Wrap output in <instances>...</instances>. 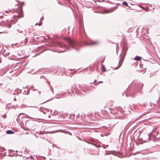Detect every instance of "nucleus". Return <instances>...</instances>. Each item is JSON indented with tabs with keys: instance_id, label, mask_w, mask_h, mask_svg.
<instances>
[{
	"instance_id": "obj_41",
	"label": "nucleus",
	"mask_w": 160,
	"mask_h": 160,
	"mask_svg": "<svg viewBox=\"0 0 160 160\" xmlns=\"http://www.w3.org/2000/svg\"><path fill=\"white\" fill-rule=\"evenodd\" d=\"M144 60L145 61H147V60H146V59H144Z\"/></svg>"
},
{
	"instance_id": "obj_3",
	"label": "nucleus",
	"mask_w": 160,
	"mask_h": 160,
	"mask_svg": "<svg viewBox=\"0 0 160 160\" xmlns=\"http://www.w3.org/2000/svg\"><path fill=\"white\" fill-rule=\"evenodd\" d=\"M127 49V48H122V56L121 58V59L119 60V61L118 63H119L121 60L122 61V62H123L124 57L126 54Z\"/></svg>"
},
{
	"instance_id": "obj_22",
	"label": "nucleus",
	"mask_w": 160,
	"mask_h": 160,
	"mask_svg": "<svg viewBox=\"0 0 160 160\" xmlns=\"http://www.w3.org/2000/svg\"><path fill=\"white\" fill-rule=\"evenodd\" d=\"M39 25V26H41V24L40 23L39 24H38V23H36L35 24V26H36L37 25Z\"/></svg>"
},
{
	"instance_id": "obj_14",
	"label": "nucleus",
	"mask_w": 160,
	"mask_h": 160,
	"mask_svg": "<svg viewBox=\"0 0 160 160\" xmlns=\"http://www.w3.org/2000/svg\"><path fill=\"white\" fill-rule=\"evenodd\" d=\"M80 92L83 95H84L85 93H86L83 90H82L81 91L80 90Z\"/></svg>"
},
{
	"instance_id": "obj_50",
	"label": "nucleus",
	"mask_w": 160,
	"mask_h": 160,
	"mask_svg": "<svg viewBox=\"0 0 160 160\" xmlns=\"http://www.w3.org/2000/svg\"><path fill=\"white\" fill-rule=\"evenodd\" d=\"M52 112V110H51V113Z\"/></svg>"
},
{
	"instance_id": "obj_33",
	"label": "nucleus",
	"mask_w": 160,
	"mask_h": 160,
	"mask_svg": "<svg viewBox=\"0 0 160 160\" xmlns=\"http://www.w3.org/2000/svg\"><path fill=\"white\" fill-rule=\"evenodd\" d=\"M38 93H39V94H40V93H41V92H40V91H38Z\"/></svg>"
},
{
	"instance_id": "obj_21",
	"label": "nucleus",
	"mask_w": 160,
	"mask_h": 160,
	"mask_svg": "<svg viewBox=\"0 0 160 160\" xmlns=\"http://www.w3.org/2000/svg\"><path fill=\"white\" fill-rule=\"evenodd\" d=\"M59 95H61V94H59V95H58V94H57V95H56V98H60V97H58V96H59Z\"/></svg>"
},
{
	"instance_id": "obj_11",
	"label": "nucleus",
	"mask_w": 160,
	"mask_h": 160,
	"mask_svg": "<svg viewBox=\"0 0 160 160\" xmlns=\"http://www.w3.org/2000/svg\"><path fill=\"white\" fill-rule=\"evenodd\" d=\"M122 4L124 5L125 6H128V3L126 2H122Z\"/></svg>"
},
{
	"instance_id": "obj_25",
	"label": "nucleus",
	"mask_w": 160,
	"mask_h": 160,
	"mask_svg": "<svg viewBox=\"0 0 160 160\" xmlns=\"http://www.w3.org/2000/svg\"><path fill=\"white\" fill-rule=\"evenodd\" d=\"M18 31L20 33H21L22 32V31H21L20 30H18Z\"/></svg>"
},
{
	"instance_id": "obj_59",
	"label": "nucleus",
	"mask_w": 160,
	"mask_h": 160,
	"mask_svg": "<svg viewBox=\"0 0 160 160\" xmlns=\"http://www.w3.org/2000/svg\"><path fill=\"white\" fill-rule=\"evenodd\" d=\"M50 160H51V159H50Z\"/></svg>"
},
{
	"instance_id": "obj_53",
	"label": "nucleus",
	"mask_w": 160,
	"mask_h": 160,
	"mask_svg": "<svg viewBox=\"0 0 160 160\" xmlns=\"http://www.w3.org/2000/svg\"><path fill=\"white\" fill-rule=\"evenodd\" d=\"M28 132H27V133H26V134H28Z\"/></svg>"
},
{
	"instance_id": "obj_31",
	"label": "nucleus",
	"mask_w": 160,
	"mask_h": 160,
	"mask_svg": "<svg viewBox=\"0 0 160 160\" xmlns=\"http://www.w3.org/2000/svg\"><path fill=\"white\" fill-rule=\"evenodd\" d=\"M45 109H46V111H48V112L49 111V110L48 109H47V108H46Z\"/></svg>"
},
{
	"instance_id": "obj_32",
	"label": "nucleus",
	"mask_w": 160,
	"mask_h": 160,
	"mask_svg": "<svg viewBox=\"0 0 160 160\" xmlns=\"http://www.w3.org/2000/svg\"><path fill=\"white\" fill-rule=\"evenodd\" d=\"M40 134H43V133H42V131H40Z\"/></svg>"
},
{
	"instance_id": "obj_24",
	"label": "nucleus",
	"mask_w": 160,
	"mask_h": 160,
	"mask_svg": "<svg viewBox=\"0 0 160 160\" xmlns=\"http://www.w3.org/2000/svg\"><path fill=\"white\" fill-rule=\"evenodd\" d=\"M42 158L45 160L46 159V158L42 156Z\"/></svg>"
},
{
	"instance_id": "obj_17",
	"label": "nucleus",
	"mask_w": 160,
	"mask_h": 160,
	"mask_svg": "<svg viewBox=\"0 0 160 160\" xmlns=\"http://www.w3.org/2000/svg\"><path fill=\"white\" fill-rule=\"evenodd\" d=\"M27 39V38H26L25 39V41H24V42L25 44H26L28 42V40Z\"/></svg>"
},
{
	"instance_id": "obj_57",
	"label": "nucleus",
	"mask_w": 160,
	"mask_h": 160,
	"mask_svg": "<svg viewBox=\"0 0 160 160\" xmlns=\"http://www.w3.org/2000/svg\"><path fill=\"white\" fill-rule=\"evenodd\" d=\"M158 138H160V136Z\"/></svg>"
},
{
	"instance_id": "obj_26",
	"label": "nucleus",
	"mask_w": 160,
	"mask_h": 160,
	"mask_svg": "<svg viewBox=\"0 0 160 160\" xmlns=\"http://www.w3.org/2000/svg\"><path fill=\"white\" fill-rule=\"evenodd\" d=\"M30 157L31 158H33V156H30Z\"/></svg>"
},
{
	"instance_id": "obj_44",
	"label": "nucleus",
	"mask_w": 160,
	"mask_h": 160,
	"mask_svg": "<svg viewBox=\"0 0 160 160\" xmlns=\"http://www.w3.org/2000/svg\"><path fill=\"white\" fill-rule=\"evenodd\" d=\"M69 134L70 135H72V134H71L70 133H69Z\"/></svg>"
},
{
	"instance_id": "obj_15",
	"label": "nucleus",
	"mask_w": 160,
	"mask_h": 160,
	"mask_svg": "<svg viewBox=\"0 0 160 160\" xmlns=\"http://www.w3.org/2000/svg\"><path fill=\"white\" fill-rule=\"evenodd\" d=\"M158 134V132H155L153 134V136L154 137H155Z\"/></svg>"
},
{
	"instance_id": "obj_4",
	"label": "nucleus",
	"mask_w": 160,
	"mask_h": 160,
	"mask_svg": "<svg viewBox=\"0 0 160 160\" xmlns=\"http://www.w3.org/2000/svg\"><path fill=\"white\" fill-rule=\"evenodd\" d=\"M150 138L149 135L148 134H145L144 135L142 138L140 139L144 142H147L148 141Z\"/></svg>"
},
{
	"instance_id": "obj_5",
	"label": "nucleus",
	"mask_w": 160,
	"mask_h": 160,
	"mask_svg": "<svg viewBox=\"0 0 160 160\" xmlns=\"http://www.w3.org/2000/svg\"><path fill=\"white\" fill-rule=\"evenodd\" d=\"M59 46L60 48H63L65 49L64 50L62 51V52H65L66 51L69 50V48L68 46L66 44L61 43L59 44Z\"/></svg>"
},
{
	"instance_id": "obj_28",
	"label": "nucleus",
	"mask_w": 160,
	"mask_h": 160,
	"mask_svg": "<svg viewBox=\"0 0 160 160\" xmlns=\"http://www.w3.org/2000/svg\"><path fill=\"white\" fill-rule=\"evenodd\" d=\"M25 114L24 113H20L19 115H20L21 114Z\"/></svg>"
},
{
	"instance_id": "obj_52",
	"label": "nucleus",
	"mask_w": 160,
	"mask_h": 160,
	"mask_svg": "<svg viewBox=\"0 0 160 160\" xmlns=\"http://www.w3.org/2000/svg\"><path fill=\"white\" fill-rule=\"evenodd\" d=\"M121 54H120L119 57L121 56Z\"/></svg>"
},
{
	"instance_id": "obj_6",
	"label": "nucleus",
	"mask_w": 160,
	"mask_h": 160,
	"mask_svg": "<svg viewBox=\"0 0 160 160\" xmlns=\"http://www.w3.org/2000/svg\"><path fill=\"white\" fill-rule=\"evenodd\" d=\"M3 25L5 26V27L8 28H10L11 27V25L9 24H5L4 23H1L0 25L2 27Z\"/></svg>"
},
{
	"instance_id": "obj_61",
	"label": "nucleus",
	"mask_w": 160,
	"mask_h": 160,
	"mask_svg": "<svg viewBox=\"0 0 160 160\" xmlns=\"http://www.w3.org/2000/svg\"><path fill=\"white\" fill-rule=\"evenodd\" d=\"M0 100H1V99H0Z\"/></svg>"
},
{
	"instance_id": "obj_34",
	"label": "nucleus",
	"mask_w": 160,
	"mask_h": 160,
	"mask_svg": "<svg viewBox=\"0 0 160 160\" xmlns=\"http://www.w3.org/2000/svg\"><path fill=\"white\" fill-rule=\"evenodd\" d=\"M17 156H21V155H20V154H18V153H17Z\"/></svg>"
},
{
	"instance_id": "obj_9",
	"label": "nucleus",
	"mask_w": 160,
	"mask_h": 160,
	"mask_svg": "<svg viewBox=\"0 0 160 160\" xmlns=\"http://www.w3.org/2000/svg\"><path fill=\"white\" fill-rule=\"evenodd\" d=\"M141 58V57L138 56H136L134 58V59L135 60L138 61L140 60Z\"/></svg>"
},
{
	"instance_id": "obj_20",
	"label": "nucleus",
	"mask_w": 160,
	"mask_h": 160,
	"mask_svg": "<svg viewBox=\"0 0 160 160\" xmlns=\"http://www.w3.org/2000/svg\"><path fill=\"white\" fill-rule=\"evenodd\" d=\"M23 129L25 130H26V131H29V129H28V128H23Z\"/></svg>"
},
{
	"instance_id": "obj_46",
	"label": "nucleus",
	"mask_w": 160,
	"mask_h": 160,
	"mask_svg": "<svg viewBox=\"0 0 160 160\" xmlns=\"http://www.w3.org/2000/svg\"><path fill=\"white\" fill-rule=\"evenodd\" d=\"M11 10H9V12H11Z\"/></svg>"
},
{
	"instance_id": "obj_45",
	"label": "nucleus",
	"mask_w": 160,
	"mask_h": 160,
	"mask_svg": "<svg viewBox=\"0 0 160 160\" xmlns=\"http://www.w3.org/2000/svg\"><path fill=\"white\" fill-rule=\"evenodd\" d=\"M17 118H18V117H17ZM16 120H17V121H18V118H17L16 119Z\"/></svg>"
},
{
	"instance_id": "obj_47",
	"label": "nucleus",
	"mask_w": 160,
	"mask_h": 160,
	"mask_svg": "<svg viewBox=\"0 0 160 160\" xmlns=\"http://www.w3.org/2000/svg\"><path fill=\"white\" fill-rule=\"evenodd\" d=\"M26 87H23V88H26Z\"/></svg>"
},
{
	"instance_id": "obj_55",
	"label": "nucleus",
	"mask_w": 160,
	"mask_h": 160,
	"mask_svg": "<svg viewBox=\"0 0 160 160\" xmlns=\"http://www.w3.org/2000/svg\"><path fill=\"white\" fill-rule=\"evenodd\" d=\"M129 86H128V88H129Z\"/></svg>"
},
{
	"instance_id": "obj_60",
	"label": "nucleus",
	"mask_w": 160,
	"mask_h": 160,
	"mask_svg": "<svg viewBox=\"0 0 160 160\" xmlns=\"http://www.w3.org/2000/svg\"><path fill=\"white\" fill-rule=\"evenodd\" d=\"M0 100H1V99H0Z\"/></svg>"
},
{
	"instance_id": "obj_62",
	"label": "nucleus",
	"mask_w": 160,
	"mask_h": 160,
	"mask_svg": "<svg viewBox=\"0 0 160 160\" xmlns=\"http://www.w3.org/2000/svg\"><path fill=\"white\" fill-rule=\"evenodd\" d=\"M0 100H1V99H0Z\"/></svg>"
},
{
	"instance_id": "obj_42",
	"label": "nucleus",
	"mask_w": 160,
	"mask_h": 160,
	"mask_svg": "<svg viewBox=\"0 0 160 160\" xmlns=\"http://www.w3.org/2000/svg\"><path fill=\"white\" fill-rule=\"evenodd\" d=\"M3 33V32H0V34H1V33Z\"/></svg>"
},
{
	"instance_id": "obj_39",
	"label": "nucleus",
	"mask_w": 160,
	"mask_h": 160,
	"mask_svg": "<svg viewBox=\"0 0 160 160\" xmlns=\"http://www.w3.org/2000/svg\"><path fill=\"white\" fill-rule=\"evenodd\" d=\"M43 52V51H41V52H40V53H42Z\"/></svg>"
},
{
	"instance_id": "obj_7",
	"label": "nucleus",
	"mask_w": 160,
	"mask_h": 160,
	"mask_svg": "<svg viewBox=\"0 0 160 160\" xmlns=\"http://www.w3.org/2000/svg\"><path fill=\"white\" fill-rule=\"evenodd\" d=\"M114 11V9L113 8H112L109 10H105L104 12L105 13H110L113 12Z\"/></svg>"
},
{
	"instance_id": "obj_38",
	"label": "nucleus",
	"mask_w": 160,
	"mask_h": 160,
	"mask_svg": "<svg viewBox=\"0 0 160 160\" xmlns=\"http://www.w3.org/2000/svg\"><path fill=\"white\" fill-rule=\"evenodd\" d=\"M29 118H32V117H29Z\"/></svg>"
},
{
	"instance_id": "obj_12",
	"label": "nucleus",
	"mask_w": 160,
	"mask_h": 160,
	"mask_svg": "<svg viewBox=\"0 0 160 160\" xmlns=\"http://www.w3.org/2000/svg\"><path fill=\"white\" fill-rule=\"evenodd\" d=\"M23 93L24 94L26 95H28L29 94V92H28V91H26V90H24L23 92Z\"/></svg>"
},
{
	"instance_id": "obj_35",
	"label": "nucleus",
	"mask_w": 160,
	"mask_h": 160,
	"mask_svg": "<svg viewBox=\"0 0 160 160\" xmlns=\"http://www.w3.org/2000/svg\"><path fill=\"white\" fill-rule=\"evenodd\" d=\"M17 9H16V10H15V8H14V9L13 10H13V11H16V10H17Z\"/></svg>"
},
{
	"instance_id": "obj_30",
	"label": "nucleus",
	"mask_w": 160,
	"mask_h": 160,
	"mask_svg": "<svg viewBox=\"0 0 160 160\" xmlns=\"http://www.w3.org/2000/svg\"><path fill=\"white\" fill-rule=\"evenodd\" d=\"M8 54L7 53H6L5 54L6 55V56H8L9 54V53L8 52Z\"/></svg>"
},
{
	"instance_id": "obj_43",
	"label": "nucleus",
	"mask_w": 160,
	"mask_h": 160,
	"mask_svg": "<svg viewBox=\"0 0 160 160\" xmlns=\"http://www.w3.org/2000/svg\"><path fill=\"white\" fill-rule=\"evenodd\" d=\"M96 80H94V82H96Z\"/></svg>"
},
{
	"instance_id": "obj_16",
	"label": "nucleus",
	"mask_w": 160,
	"mask_h": 160,
	"mask_svg": "<svg viewBox=\"0 0 160 160\" xmlns=\"http://www.w3.org/2000/svg\"><path fill=\"white\" fill-rule=\"evenodd\" d=\"M48 82V83L49 85V86L50 87V88L51 89V88H52V89H51V90L53 92V89H52V87L50 85V82Z\"/></svg>"
},
{
	"instance_id": "obj_36",
	"label": "nucleus",
	"mask_w": 160,
	"mask_h": 160,
	"mask_svg": "<svg viewBox=\"0 0 160 160\" xmlns=\"http://www.w3.org/2000/svg\"><path fill=\"white\" fill-rule=\"evenodd\" d=\"M14 101H16V98H14Z\"/></svg>"
},
{
	"instance_id": "obj_54",
	"label": "nucleus",
	"mask_w": 160,
	"mask_h": 160,
	"mask_svg": "<svg viewBox=\"0 0 160 160\" xmlns=\"http://www.w3.org/2000/svg\"><path fill=\"white\" fill-rule=\"evenodd\" d=\"M106 154V155H108V154H107V153H106V154Z\"/></svg>"
},
{
	"instance_id": "obj_27",
	"label": "nucleus",
	"mask_w": 160,
	"mask_h": 160,
	"mask_svg": "<svg viewBox=\"0 0 160 160\" xmlns=\"http://www.w3.org/2000/svg\"><path fill=\"white\" fill-rule=\"evenodd\" d=\"M103 82L102 81H99L98 82V83H102Z\"/></svg>"
},
{
	"instance_id": "obj_23",
	"label": "nucleus",
	"mask_w": 160,
	"mask_h": 160,
	"mask_svg": "<svg viewBox=\"0 0 160 160\" xmlns=\"http://www.w3.org/2000/svg\"><path fill=\"white\" fill-rule=\"evenodd\" d=\"M2 117H3L4 118H5L6 117V115H3V116H2Z\"/></svg>"
},
{
	"instance_id": "obj_56",
	"label": "nucleus",
	"mask_w": 160,
	"mask_h": 160,
	"mask_svg": "<svg viewBox=\"0 0 160 160\" xmlns=\"http://www.w3.org/2000/svg\"><path fill=\"white\" fill-rule=\"evenodd\" d=\"M36 90V89H34V90Z\"/></svg>"
},
{
	"instance_id": "obj_37",
	"label": "nucleus",
	"mask_w": 160,
	"mask_h": 160,
	"mask_svg": "<svg viewBox=\"0 0 160 160\" xmlns=\"http://www.w3.org/2000/svg\"><path fill=\"white\" fill-rule=\"evenodd\" d=\"M5 12H7V13H8V11H5Z\"/></svg>"
},
{
	"instance_id": "obj_40",
	"label": "nucleus",
	"mask_w": 160,
	"mask_h": 160,
	"mask_svg": "<svg viewBox=\"0 0 160 160\" xmlns=\"http://www.w3.org/2000/svg\"><path fill=\"white\" fill-rule=\"evenodd\" d=\"M49 101V100H47L46 102H44V103H45V102H48V101Z\"/></svg>"
},
{
	"instance_id": "obj_19",
	"label": "nucleus",
	"mask_w": 160,
	"mask_h": 160,
	"mask_svg": "<svg viewBox=\"0 0 160 160\" xmlns=\"http://www.w3.org/2000/svg\"><path fill=\"white\" fill-rule=\"evenodd\" d=\"M121 65H119V66H118L115 69H118L121 66Z\"/></svg>"
},
{
	"instance_id": "obj_1",
	"label": "nucleus",
	"mask_w": 160,
	"mask_h": 160,
	"mask_svg": "<svg viewBox=\"0 0 160 160\" xmlns=\"http://www.w3.org/2000/svg\"><path fill=\"white\" fill-rule=\"evenodd\" d=\"M66 40L69 46H70L77 51H78L79 48L81 47L90 46L94 45H98L101 43V42L99 41H91L89 42H87L85 40L82 41L79 43L75 40L72 39L70 38H67Z\"/></svg>"
},
{
	"instance_id": "obj_8",
	"label": "nucleus",
	"mask_w": 160,
	"mask_h": 160,
	"mask_svg": "<svg viewBox=\"0 0 160 160\" xmlns=\"http://www.w3.org/2000/svg\"><path fill=\"white\" fill-rule=\"evenodd\" d=\"M6 132L8 134H12L14 133V132L11 130H7L6 131Z\"/></svg>"
},
{
	"instance_id": "obj_18",
	"label": "nucleus",
	"mask_w": 160,
	"mask_h": 160,
	"mask_svg": "<svg viewBox=\"0 0 160 160\" xmlns=\"http://www.w3.org/2000/svg\"><path fill=\"white\" fill-rule=\"evenodd\" d=\"M140 8H142V9H143V10H146V8H145L144 7H143L141 6L140 7Z\"/></svg>"
},
{
	"instance_id": "obj_29",
	"label": "nucleus",
	"mask_w": 160,
	"mask_h": 160,
	"mask_svg": "<svg viewBox=\"0 0 160 160\" xmlns=\"http://www.w3.org/2000/svg\"><path fill=\"white\" fill-rule=\"evenodd\" d=\"M26 34V31L25 30V32H24V35H25Z\"/></svg>"
},
{
	"instance_id": "obj_10",
	"label": "nucleus",
	"mask_w": 160,
	"mask_h": 160,
	"mask_svg": "<svg viewBox=\"0 0 160 160\" xmlns=\"http://www.w3.org/2000/svg\"><path fill=\"white\" fill-rule=\"evenodd\" d=\"M102 68V71L103 72H106V68L105 67V66L104 65H102L101 67Z\"/></svg>"
},
{
	"instance_id": "obj_2",
	"label": "nucleus",
	"mask_w": 160,
	"mask_h": 160,
	"mask_svg": "<svg viewBox=\"0 0 160 160\" xmlns=\"http://www.w3.org/2000/svg\"><path fill=\"white\" fill-rule=\"evenodd\" d=\"M143 86V84L139 82V81H136L135 84L134 85V88L136 91L135 93H137L138 92L139 94H141L142 93V89Z\"/></svg>"
},
{
	"instance_id": "obj_51",
	"label": "nucleus",
	"mask_w": 160,
	"mask_h": 160,
	"mask_svg": "<svg viewBox=\"0 0 160 160\" xmlns=\"http://www.w3.org/2000/svg\"><path fill=\"white\" fill-rule=\"evenodd\" d=\"M36 38L38 39V37H37Z\"/></svg>"
},
{
	"instance_id": "obj_58",
	"label": "nucleus",
	"mask_w": 160,
	"mask_h": 160,
	"mask_svg": "<svg viewBox=\"0 0 160 160\" xmlns=\"http://www.w3.org/2000/svg\"><path fill=\"white\" fill-rule=\"evenodd\" d=\"M1 88V87H0V88Z\"/></svg>"
},
{
	"instance_id": "obj_13",
	"label": "nucleus",
	"mask_w": 160,
	"mask_h": 160,
	"mask_svg": "<svg viewBox=\"0 0 160 160\" xmlns=\"http://www.w3.org/2000/svg\"><path fill=\"white\" fill-rule=\"evenodd\" d=\"M129 122L126 121L124 123V125L125 126V127L127 126L128 124L129 123Z\"/></svg>"
},
{
	"instance_id": "obj_49",
	"label": "nucleus",
	"mask_w": 160,
	"mask_h": 160,
	"mask_svg": "<svg viewBox=\"0 0 160 160\" xmlns=\"http://www.w3.org/2000/svg\"><path fill=\"white\" fill-rule=\"evenodd\" d=\"M79 88H80V87L79 86Z\"/></svg>"
},
{
	"instance_id": "obj_48",
	"label": "nucleus",
	"mask_w": 160,
	"mask_h": 160,
	"mask_svg": "<svg viewBox=\"0 0 160 160\" xmlns=\"http://www.w3.org/2000/svg\"><path fill=\"white\" fill-rule=\"evenodd\" d=\"M2 83H0V85H2Z\"/></svg>"
}]
</instances>
